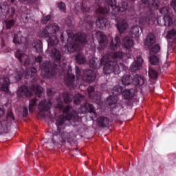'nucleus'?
<instances>
[{
	"label": "nucleus",
	"mask_w": 176,
	"mask_h": 176,
	"mask_svg": "<svg viewBox=\"0 0 176 176\" xmlns=\"http://www.w3.org/2000/svg\"><path fill=\"white\" fill-rule=\"evenodd\" d=\"M141 1L142 2V3H144V5H146V3L149 2V0H141Z\"/></svg>",
	"instance_id": "052dcab7"
},
{
	"label": "nucleus",
	"mask_w": 176,
	"mask_h": 176,
	"mask_svg": "<svg viewBox=\"0 0 176 176\" xmlns=\"http://www.w3.org/2000/svg\"><path fill=\"white\" fill-rule=\"evenodd\" d=\"M5 24L7 30H10V28H12V27L14 25V20L6 21Z\"/></svg>",
	"instance_id": "09e8293b"
},
{
	"label": "nucleus",
	"mask_w": 176,
	"mask_h": 176,
	"mask_svg": "<svg viewBox=\"0 0 176 176\" xmlns=\"http://www.w3.org/2000/svg\"><path fill=\"white\" fill-rule=\"evenodd\" d=\"M155 42H156V38L155 37V35L153 34H149L144 41V46H146V47L148 49H151V47L155 45Z\"/></svg>",
	"instance_id": "aec40b11"
},
{
	"label": "nucleus",
	"mask_w": 176,
	"mask_h": 176,
	"mask_svg": "<svg viewBox=\"0 0 176 176\" xmlns=\"http://www.w3.org/2000/svg\"><path fill=\"white\" fill-rule=\"evenodd\" d=\"M108 20L103 17H99L96 20V25L98 28H100V30H104V28H106L108 27Z\"/></svg>",
	"instance_id": "cd10ccee"
},
{
	"label": "nucleus",
	"mask_w": 176,
	"mask_h": 176,
	"mask_svg": "<svg viewBox=\"0 0 176 176\" xmlns=\"http://www.w3.org/2000/svg\"><path fill=\"white\" fill-rule=\"evenodd\" d=\"M11 10H12V13L14 14V12H16V10H14V8H12Z\"/></svg>",
	"instance_id": "e2e57ef3"
},
{
	"label": "nucleus",
	"mask_w": 176,
	"mask_h": 176,
	"mask_svg": "<svg viewBox=\"0 0 176 176\" xmlns=\"http://www.w3.org/2000/svg\"><path fill=\"white\" fill-rule=\"evenodd\" d=\"M142 63H144V59H142L141 56H138L131 65V71H132V72H135V71H140V69H141L142 67Z\"/></svg>",
	"instance_id": "f3484780"
},
{
	"label": "nucleus",
	"mask_w": 176,
	"mask_h": 176,
	"mask_svg": "<svg viewBox=\"0 0 176 176\" xmlns=\"http://www.w3.org/2000/svg\"><path fill=\"white\" fill-rule=\"evenodd\" d=\"M164 67H168V64L166 63V64L164 65Z\"/></svg>",
	"instance_id": "69168bd1"
},
{
	"label": "nucleus",
	"mask_w": 176,
	"mask_h": 176,
	"mask_svg": "<svg viewBox=\"0 0 176 176\" xmlns=\"http://www.w3.org/2000/svg\"><path fill=\"white\" fill-rule=\"evenodd\" d=\"M58 8L59 10H60V12H65V11L67 10V6L65 4L64 2H59L58 3Z\"/></svg>",
	"instance_id": "de8ad7c7"
},
{
	"label": "nucleus",
	"mask_w": 176,
	"mask_h": 176,
	"mask_svg": "<svg viewBox=\"0 0 176 176\" xmlns=\"http://www.w3.org/2000/svg\"><path fill=\"white\" fill-rule=\"evenodd\" d=\"M109 0H105V3H107Z\"/></svg>",
	"instance_id": "774afa93"
},
{
	"label": "nucleus",
	"mask_w": 176,
	"mask_h": 176,
	"mask_svg": "<svg viewBox=\"0 0 176 176\" xmlns=\"http://www.w3.org/2000/svg\"><path fill=\"white\" fill-rule=\"evenodd\" d=\"M166 36L168 39H175V36H176V30H175V29L170 30L168 32V33L167 34Z\"/></svg>",
	"instance_id": "a18cd8bd"
},
{
	"label": "nucleus",
	"mask_w": 176,
	"mask_h": 176,
	"mask_svg": "<svg viewBox=\"0 0 176 176\" xmlns=\"http://www.w3.org/2000/svg\"><path fill=\"white\" fill-rule=\"evenodd\" d=\"M96 58H92L90 60H89V63L91 65V67H95L96 65Z\"/></svg>",
	"instance_id": "5fc2aeb1"
},
{
	"label": "nucleus",
	"mask_w": 176,
	"mask_h": 176,
	"mask_svg": "<svg viewBox=\"0 0 176 176\" xmlns=\"http://www.w3.org/2000/svg\"><path fill=\"white\" fill-rule=\"evenodd\" d=\"M127 57L131 58L130 54H125L122 52L116 53H107L101 59L100 64L104 65V74L105 75H109V74H115L118 75L120 73V69L123 68V65L120 63H118L119 60Z\"/></svg>",
	"instance_id": "f03ea898"
},
{
	"label": "nucleus",
	"mask_w": 176,
	"mask_h": 176,
	"mask_svg": "<svg viewBox=\"0 0 176 176\" xmlns=\"http://www.w3.org/2000/svg\"><path fill=\"white\" fill-rule=\"evenodd\" d=\"M106 4L104 8L99 6L96 10V12L100 14H107L111 12L112 14H114V16H116V14H119L120 12H125V10H127L129 6L126 1H123L117 6L116 0H109Z\"/></svg>",
	"instance_id": "39448f33"
},
{
	"label": "nucleus",
	"mask_w": 176,
	"mask_h": 176,
	"mask_svg": "<svg viewBox=\"0 0 176 176\" xmlns=\"http://www.w3.org/2000/svg\"><path fill=\"white\" fill-rule=\"evenodd\" d=\"M32 46L36 53H42V50H43V45L41 40H34Z\"/></svg>",
	"instance_id": "bb28decb"
},
{
	"label": "nucleus",
	"mask_w": 176,
	"mask_h": 176,
	"mask_svg": "<svg viewBox=\"0 0 176 176\" xmlns=\"http://www.w3.org/2000/svg\"><path fill=\"white\" fill-rule=\"evenodd\" d=\"M80 111L82 113H86V112H89L90 113H94L96 115V110L94 109V107L93 104L85 103L81 106Z\"/></svg>",
	"instance_id": "4be33fe9"
},
{
	"label": "nucleus",
	"mask_w": 176,
	"mask_h": 176,
	"mask_svg": "<svg viewBox=\"0 0 176 176\" xmlns=\"http://www.w3.org/2000/svg\"><path fill=\"white\" fill-rule=\"evenodd\" d=\"M5 115V110L3 108H0V118L1 116H3Z\"/></svg>",
	"instance_id": "bf43d9fd"
},
{
	"label": "nucleus",
	"mask_w": 176,
	"mask_h": 176,
	"mask_svg": "<svg viewBox=\"0 0 176 176\" xmlns=\"http://www.w3.org/2000/svg\"><path fill=\"white\" fill-rule=\"evenodd\" d=\"M82 79L85 82H94L96 80V73L93 70H87L84 72Z\"/></svg>",
	"instance_id": "6ab92c4d"
},
{
	"label": "nucleus",
	"mask_w": 176,
	"mask_h": 176,
	"mask_svg": "<svg viewBox=\"0 0 176 176\" xmlns=\"http://www.w3.org/2000/svg\"><path fill=\"white\" fill-rule=\"evenodd\" d=\"M112 94L113 95L109 96L107 98V104L108 105H113V104H116V102H118V96H119V94H113V88L112 90Z\"/></svg>",
	"instance_id": "7c9ffc66"
},
{
	"label": "nucleus",
	"mask_w": 176,
	"mask_h": 176,
	"mask_svg": "<svg viewBox=\"0 0 176 176\" xmlns=\"http://www.w3.org/2000/svg\"><path fill=\"white\" fill-rule=\"evenodd\" d=\"M116 27L120 34H122V32H124V31L127 30L129 25L127 24V21H126V20L121 19L117 23Z\"/></svg>",
	"instance_id": "c85d7f7f"
},
{
	"label": "nucleus",
	"mask_w": 176,
	"mask_h": 176,
	"mask_svg": "<svg viewBox=\"0 0 176 176\" xmlns=\"http://www.w3.org/2000/svg\"><path fill=\"white\" fill-rule=\"evenodd\" d=\"M10 76L8 78H0V89L7 94H10V89H9V86L10 85V80H16V82L20 81L23 79V75H24V69L21 67L16 68L15 71L10 70Z\"/></svg>",
	"instance_id": "423d86ee"
},
{
	"label": "nucleus",
	"mask_w": 176,
	"mask_h": 176,
	"mask_svg": "<svg viewBox=\"0 0 176 176\" xmlns=\"http://www.w3.org/2000/svg\"><path fill=\"white\" fill-rule=\"evenodd\" d=\"M171 6L173 8L174 10L176 12V0H173L171 2Z\"/></svg>",
	"instance_id": "4d7b16f0"
},
{
	"label": "nucleus",
	"mask_w": 176,
	"mask_h": 176,
	"mask_svg": "<svg viewBox=\"0 0 176 176\" xmlns=\"http://www.w3.org/2000/svg\"><path fill=\"white\" fill-rule=\"evenodd\" d=\"M5 6H8V4H6V3H4L3 5L1 6H0V8H1V9H3V8H5Z\"/></svg>",
	"instance_id": "680f3d73"
},
{
	"label": "nucleus",
	"mask_w": 176,
	"mask_h": 176,
	"mask_svg": "<svg viewBox=\"0 0 176 176\" xmlns=\"http://www.w3.org/2000/svg\"><path fill=\"white\" fill-rule=\"evenodd\" d=\"M6 53H9V52H10V48H8V50L6 51H5Z\"/></svg>",
	"instance_id": "0e129e2a"
},
{
	"label": "nucleus",
	"mask_w": 176,
	"mask_h": 176,
	"mask_svg": "<svg viewBox=\"0 0 176 176\" xmlns=\"http://www.w3.org/2000/svg\"><path fill=\"white\" fill-rule=\"evenodd\" d=\"M173 46L168 45V52H167V56L168 57L169 54H171V53L173 52Z\"/></svg>",
	"instance_id": "864d4df0"
},
{
	"label": "nucleus",
	"mask_w": 176,
	"mask_h": 176,
	"mask_svg": "<svg viewBox=\"0 0 176 176\" xmlns=\"http://www.w3.org/2000/svg\"><path fill=\"white\" fill-rule=\"evenodd\" d=\"M27 42V38L23 36L21 32H19L14 36L13 43L15 45H24Z\"/></svg>",
	"instance_id": "412c9836"
},
{
	"label": "nucleus",
	"mask_w": 176,
	"mask_h": 176,
	"mask_svg": "<svg viewBox=\"0 0 176 176\" xmlns=\"http://www.w3.org/2000/svg\"><path fill=\"white\" fill-rule=\"evenodd\" d=\"M75 10H77V12H79V10H82V12H90V10H94V7L91 6L89 1H84L82 3L76 5Z\"/></svg>",
	"instance_id": "2eb2a0df"
},
{
	"label": "nucleus",
	"mask_w": 176,
	"mask_h": 176,
	"mask_svg": "<svg viewBox=\"0 0 176 176\" xmlns=\"http://www.w3.org/2000/svg\"><path fill=\"white\" fill-rule=\"evenodd\" d=\"M132 83L135 85V86H142L145 83V80L144 77L140 74H136L132 78Z\"/></svg>",
	"instance_id": "a878e982"
},
{
	"label": "nucleus",
	"mask_w": 176,
	"mask_h": 176,
	"mask_svg": "<svg viewBox=\"0 0 176 176\" xmlns=\"http://www.w3.org/2000/svg\"><path fill=\"white\" fill-rule=\"evenodd\" d=\"M58 31H60V27L57 23H52L47 25L43 31H39L37 33V36L39 38H47V41L49 45H58Z\"/></svg>",
	"instance_id": "20e7f679"
},
{
	"label": "nucleus",
	"mask_w": 176,
	"mask_h": 176,
	"mask_svg": "<svg viewBox=\"0 0 176 176\" xmlns=\"http://www.w3.org/2000/svg\"><path fill=\"white\" fill-rule=\"evenodd\" d=\"M36 76V69L35 67L26 69L25 78L30 79V78H35Z\"/></svg>",
	"instance_id": "f704fd0d"
},
{
	"label": "nucleus",
	"mask_w": 176,
	"mask_h": 176,
	"mask_svg": "<svg viewBox=\"0 0 176 176\" xmlns=\"http://www.w3.org/2000/svg\"><path fill=\"white\" fill-rule=\"evenodd\" d=\"M58 108L60 109V111L63 110V115H60L56 120V125L57 126L58 129L57 131L53 133V144H56V137L61 135V132L60 131V126H64L65 121L72 120V119H74L75 116L76 115V111L72 110V107L67 106L64 108V106H63V102L58 103Z\"/></svg>",
	"instance_id": "7ed1b4c3"
},
{
	"label": "nucleus",
	"mask_w": 176,
	"mask_h": 176,
	"mask_svg": "<svg viewBox=\"0 0 176 176\" xmlns=\"http://www.w3.org/2000/svg\"><path fill=\"white\" fill-rule=\"evenodd\" d=\"M96 38L102 49H105V46H107L108 44V41H107V36H105L102 32H96Z\"/></svg>",
	"instance_id": "a211bd4d"
},
{
	"label": "nucleus",
	"mask_w": 176,
	"mask_h": 176,
	"mask_svg": "<svg viewBox=\"0 0 176 176\" xmlns=\"http://www.w3.org/2000/svg\"><path fill=\"white\" fill-rule=\"evenodd\" d=\"M82 100H85V96L80 95V94H77L74 96V104H76V105H79V104L82 102Z\"/></svg>",
	"instance_id": "ea45409f"
},
{
	"label": "nucleus",
	"mask_w": 176,
	"mask_h": 176,
	"mask_svg": "<svg viewBox=\"0 0 176 176\" xmlns=\"http://www.w3.org/2000/svg\"><path fill=\"white\" fill-rule=\"evenodd\" d=\"M94 94V88L93 87H89L88 88V95L89 98H92L93 100H96V96H93Z\"/></svg>",
	"instance_id": "49530a36"
},
{
	"label": "nucleus",
	"mask_w": 176,
	"mask_h": 176,
	"mask_svg": "<svg viewBox=\"0 0 176 176\" xmlns=\"http://www.w3.org/2000/svg\"><path fill=\"white\" fill-rule=\"evenodd\" d=\"M93 24H94V22L93 21V17L91 16H87L86 19H84L83 21L80 22V25H82V27H85L88 30H91Z\"/></svg>",
	"instance_id": "5701e85b"
},
{
	"label": "nucleus",
	"mask_w": 176,
	"mask_h": 176,
	"mask_svg": "<svg viewBox=\"0 0 176 176\" xmlns=\"http://www.w3.org/2000/svg\"><path fill=\"white\" fill-rule=\"evenodd\" d=\"M50 108H52V102H46V100H42L38 104V109L40 111V115L44 118H52L50 116Z\"/></svg>",
	"instance_id": "f8f14e48"
},
{
	"label": "nucleus",
	"mask_w": 176,
	"mask_h": 176,
	"mask_svg": "<svg viewBox=\"0 0 176 176\" xmlns=\"http://www.w3.org/2000/svg\"><path fill=\"white\" fill-rule=\"evenodd\" d=\"M76 75L78 80L80 78V69L78 67H76Z\"/></svg>",
	"instance_id": "3c124183"
},
{
	"label": "nucleus",
	"mask_w": 176,
	"mask_h": 176,
	"mask_svg": "<svg viewBox=\"0 0 176 176\" xmlns=\"http://www.w3.org/2000/svg\"><path fill=\"white\" fill-rule=\"evenodd\" d=\"M148 76L151 79H156L157 78V72L153 69H149Z\"/></svg>",
	"instance_id": "37998d69"
},
{
	"label": "nucleus",
	"mask_w": 176,
	"mask_h": 176,
	"mask_svg": "<svg viewBox=\"0 0 176 176\" xmlns=\"http://www.w3.org/2000/svg\"><path fill=\"white\" fill-rule=\"evenodd\" d=\"M52 19V16L51 15H47L45 16H44L43 18V19L41 20L42 23L43 24H46V23H47V21H49V20Z\"/></svg>",
	"instance_id": "8fccbe9b"
},
{
	"label": "nucleus",
	"mask_w": 176,
	"mask_h": 176,
	"mask_svg": "<svg viewBox=\"0 0 176 176\" xmlns=\"http://www.w3.org/2000/svg\"><path fill=\"white\" fill-rule=\"evenodd\" d=\"M15 57L18 58L20 63H24L25 67H28V65H31V64H34V63H42V56H38L37 58L33 56H29L24 54V51H21V50H17L15 53Z\"/></svg>",
	"instance_id": "1a4fd4ad"
},
{
	"label": "nucleus",
	"mask_w": 176,
	"mask_h": 176,
	"mask_svg": "<svg viewBox=\"0 0 176 176\" xmlns=\"http://www.w3.org/2000/svg\"><path fill=\"white\" fill-rule=\"evenodd\" d=\"M40 67L41 68V74L45 78L54 76V72H53V68L52 67L50 61L47 60L44 62L43 64L40 65Z\"/></svg>",
	"instance_id": "ddd939ff"
},
{
	"label": "nucleus",
	"mask_w": 176,
	"mask_h": 176,
	"mask_svg": "<svg viewBox=\"0 0 176 176\" xmlns=\"http://www.w3.org/2000/svg\"><path fill=\"white\" fill-rule=\"evenodd\" d=\"M160 52V45L156 44L150 49V54L154 55Z\"/></svg>",
	"instance_id": "a19ab883"
},
{
	"label": "nucleus",
	"mask_w": 176,
	"mask_h": 176,
	"mask_svg": "<svg viewBox=\"0 0 176 176\" xmlns=\"http://www.w3.org/2000/svg\"><path fill=\"white\" fill-rule=\"evenodd\" d=\"M14 120V115L12 110H8L6 119L0 121V133H9L12 126V121Z\"/></svg>",
	"instance_id": "9d476101"
},
{
	"label": "nucleus",
	"mask_w": 176,
	"mask_h": 176,
	"mask_svg": "<svg viewBox=\"0 0 176 176\" xmlns=\"http://www.w3.org/2000/svg\"><path fill=\"white\" fill-rule=\"evenodd\" d=\"M43 93V89L42 87L36 85H32L30 87V89H28L26 86L23 85L19 87L17 91L18 97H30L32 96V94H36L38 97H41Z\"/></svg>",
	"instance_id": "6e6552de"
},
{
	"label": "nucleus",
	"mask_w": 176,
	"mask_h": 176,
	"mask_svg": "<svg viewBox=\"0 0 176 176\" xmlns=\"http://www.w3.org/2000/svg\"><path fill=\"white\" fill-rule=\"evenodd\" d=\"M28 115V109L27 107H23V116H27Z\"/></svg>",
	"instance_id": "603ef678"
},
{
	"label": "nucleus",
	"mask_w": 176,
	"mask_h": 176,
	"mask_svg": "<svg viewBox=\"0 0 176 176\" xmlns=\"http://www.w3.org/2000/svg\"><path fill=\"white\" fill-rule=\"evenodd\" d=\"M76 60L78 63V64H85V63H86V58L82 54H78L76 56Z\"/></svg>",
	"instance_id": "e433bc0d"
},
{
	"label": "nucleus",
	"mask_w": 176,
	"mask_h": 176,
	"mask_svg": "<svg viewBox=\"0 0 176 176\" xmlns=\"http://www.w3.org/2000/svg\"><path fill=\"white\" fill-rule=\"evenodd\" d=\"M66 34L67 35V45H65V47L61 49L62 52H60V50L54 47L57 46V45H49L48 44L47 53L56 63H60V61L63 60V54L67 53H67H75V52L79 49L80 45L87 43L86 34L84 33H78L75 35L72 30H67Z\"/></svg>",
	"instance_id": "f257e3e1"
},
{
	"label": "nucleus",
	"mask_w": 176,
	"mask_h": 176,
	"mask_svg": "<svg viewBox=\"0 0 176 176\" xmlns=\"http://www.w3.org/2000/svg\"><path fill=\"white\" fill-rule=\"evenodd\" d=\"M121 82L124 86H129L133 83V78L129 74H124L121 78Z\"/></svg>",
	"instance_id": "473e14b6"
},
{
	"label": "nucleus",
	"mask_w": 176,
	"mask_h": 176,
	"mask_svg": "<svg viewBox=\"0 0 176 176\" xmlns=\"http://www.w3.org/2000/svg\"><path fill=\"white\" fill-rule=\"evenodd\" d=\"M122 43L127 50H130L133 47V39L130 37H125L122 39Z\"/></svg>",
	"instance_id": "72a5a7b5"
},
{
	"label": "nucleus",
	"mask_w": 176,
	"mask_h": 176,
	"mask_svg": "<svg viewBox=\"0 0 176 176\" xmlns=\"http://www.w3.org/2000/svg\"><path fill=\"white\" fill-rule=\"evenodd\" d=\"M26 21H28V16H26Z\"/></svg>",
	"instance_id": "338daca9"
},
{
	"label": "nucleus",
	"mask_w": 176,
	"mask_h": 176,
	"mask_svg": "<svg viewBox=\"0 0 176 176\" xmlns=\"http://www.w3.org/2000/svg\"><path fill=\"white\" fill-rule=\"evenodd\" d=\"M149 61L152 65H159L160 64V58L157 56L150 54Z\"/></svg>",
	"instance_id": "c9c22d12"
},
{
	"label": "nucleus",
	"mask_w": 176,
	"mask_h": 176,
	"mask_svg": "<svg viewBox=\"0 0 176 176\" xmlns=\"http://www.w3.org/2000/svg\"><path fill=\"white\" fill-rule=\"evenodd\" d=\"M157 23L161 26L165 25V27H173V28H174V27L176 28V21L170 15L164 16L162 19H157Z\"/></svg>",
	"instance_id": "4468645a"
},
{
	"label": "nucleus",
	"mask_w": 176,
	"mask_h": 176,
	"mask_svg": "<svg viewBox=\"0 0 176 176\" xmlns=\"http://www.w3.org/2000/svg\"><path fill=\"white\" fill-rule=\"evenodd\" d=\"M147 8H146L148 12L146 14V17L140 18L139 23H149V21H155L156 20V13L153 10L159 9V1L156 0H152L146 3Z\"/></svg>",
	"instance_id": "0eeeda50"
},
{
	"label": "nucleus",
	"mask_w": 176,
	"mask_h": 176,
	"mask_svg": "<svg viewBox=\"0 0 176 176\" xmlns=\"http://www.w3.org/2000/svg\"><path fill=\"white\" fill-rule=\"evenodd\" d=\"M36 98H33L30 101L29 111L30 112H34V107H36Z\"/></svg>",
	"instance_id": "79ce46f5"
},
{
	"label": "nucleus",
	"mask_w": 176,
	"mask_h": 176,
	"mask_svg": "<svg viewBox=\"0 0 176 176\" xmlns=\"http://www.w3.org/2000/svg\"><path fill=\"white\" fill-rule=\"evenodd\" d=\"M113 94H122L124 100H130L134 97L135 90L134 89H126L120 85H116L113 87Z\"/></svg>",
	"instance_id": "9b49d317"
},
{
	"label": "nucleus",
	"mask_w": 176,
	"mask_h": 176,
	"mask_svg": "<svg viewBox=\"0 0 176 176\" xmlns=\"http://www.w3.org/2000/svg\"><path fill=\"white\" fill-rule=\"evenodd\" d=\"M141 30V32H142V29L138 26H133L130 30V34L132 38H138L140 35V30Z\"/></svg>",
	"instance_id": "c756f323"
},
{
	"label": "nucleus",
	"mask_w": 176,
	"mask_h": 176,
	"mask_svg": "<svg viewBox=\"0 0 176 176\" xmlns=\"http://www.w3.org/2000/svg\"><path fill=\"white\" fill-rule=\"evenodd\" d=\"M74 133L72 132L62 131L60 132V138L59 141L60 142H69L71 138H72Z\"/></svg>",
	"instance_id": "b1692460"
},
{
	"label": "nucleus",
	"mask_w": 176,
	"mask_h": 176,
	"mask_svg": "<svg viewBox=\"0 0 176 176\" xmlns=\"http://www.w3.org/2000/svg\"><path fill=\"white\" fill-rule=\"evenodd\" d=\"M72 74V67H69L67 70V76L65 78V82L67 86L72 87L73 89L75 87V76Z\"/></svg>",
	"instance_id": "dca6fc26"
},
{
	"label": "nucleus",
	"mask_w": 176,
	"mask_h": 176,
	"mask_svg": "<svg viewBox=\"0 0 176 176\" xmlns=\"http://www.w3.org/2000/svg\"><path fill=\"white\" fill-rule=\"evenodd\" d=\"M47 96H53V91H52L51 89H47Z\"/></svg>",
	"instance_id": "13d9d810"
},
{
	"label": "nucleus",
	"mask_w": 176,
	"mask_h": 176,
	"mask_svg": "<svg viewBox=\"0 0 176 176\" xmlns=\"http://www.w3.org/2000/svg\"><path fill=\"white\" fill-rule=\"evenodd\" d=\"M160 13H161L164 16V17H166V16H170V14H171V10L170 9V8L165 6L160 10Z\"/></svg>",
	"instance_id": "58836bf2"
},
{
	"label": "nucleus",
	"mask_w": 176,
	"mask_h": 176,
	"mask_svg": "<svg viewBox=\"0 0 176 176\" xmlns=\"http://www.w3.org/2000/svg\"><path fill=\"white\" fill-rule=\"evenodd\" d=\"M65 34L64 33H61L60 36V39L61 41V42H65Z\"/></svg>",
	"instance_id": "6e6d98bb"
},
{
	"label": "nucleus",
	"mask_w": 176,
	"mask_h": 176,
	"mask_svg": "<svg viewBox=\"0 0 176 176\" xmlns=\"http://www.w3.org/2000/svg\"><path fill=\"white\" fill-rule=\"evenodd\" d=\"M97 122L100 127H108L109 126V119L107 117H99Z\"/></svg>",
	"instance_id": "2f4dec72"
},
{
	"label": "nucleus",
	"mask_w": 176,
	"mask_h": 176,
	"mask_svg": "<svg viewBox=\"0 0 176 176\" xmlns=\"http://www.w3.org/2000/svg\"><path fill=\"white\" fill-rule=\"evenodd\" d=\"M120 45H121L120 38L118 36H116L114 40L112 39L111 41L109 49L110 50H113V51L118 50V49L120 47Z\"/></svg>",
	"instance_id": "393cba45"
},
{
	"label": "nucleus",
	"mask_w": 176,
	"mask_h": 176,
	"mask_svg": "<svg viewBox=\"0 0 176 176\" xmlns=\"http://www.w3.org/2000/svg\"><path fill=\"white\" fill-rule=\"evenodd\" d=\"M65 23L67 24V25H68V27H72V25L75 24V21H74V17L67 16L65 19Z\"/></svg>",
	"instance_id": "c03bdc74"
},
{
	"label": "nucleus",
	"mask_w": 176,
	"mask_h": 176,
	"mask_svg": "<svg viewBox=\"0 0 176 176\" xmlns=\"http://www.w3.org/2000/svg\"><path fill=\"white\" fill-rule=\"evenodd\" d=\"M73 98H74V95H72L69 93H66L63 94V100L66 104H69V102H72Z\"/></svg>",
	"instance_id": "4c0bfd02"
}]
</instances>
